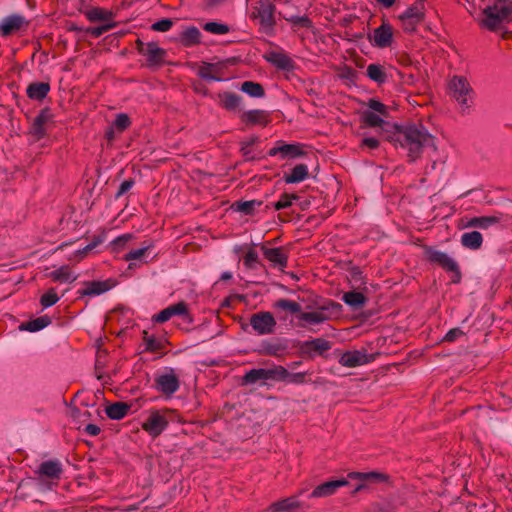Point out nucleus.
Returning <instances> with one entry per match:
<instances>
[{"label":"nucleus","mask_w":512,"mask_h":512,"mask_svg":"<svg viewBox=\"0 0 512 512\" xmlns=\"http://www.w3.org/2000/svg\"><path fill=\"white\" fill-rule=\"evenodd\" d=\"M298 507H300V502L297 496H292L272 503L268 510L270 512H289Z\"/></svg>","instance_id":"obj_28"},{"label":"nucleus","mask_w":512,"mask_h":512,"mask_svg":"<svg viewBox=\"0 0 512 512\" xmlns=\"http://www.w3.org/2000/svg\"><path fill=\"white\" fill-rule=\"evenodd\" d=\"M131 405L124 402H116L106 407V415L113 420L123 419L129 412Z\"/></svg>","instance_id":"obj_31"},{"label":"nucleus","mask_w":512,"mask_h":512,"mask_svg":"<svg viewBox=\"0 0 512 512\" xmlns=\"http://www.w3.org/2000/svg\"><path fill=\"white\" fill-rule=\"evenodd\" d=\"M60 297L57 295L55 288H50L46 293H44L40 298V304L44 308H48L53 306L59 301Z\"/></svg>","instance_id":"obj_48"},{"label":"nucleus","mask_w":512,"mask_h":512,"mask_svg":"<svg viewBox=\"0 0 512 512\" xmlns=\"http://www.w3.org/2000/svg\"><path fill=\"white\" fill-rule=\"evenodd\" d=\"M115 130L116 128L111 125L105 132V136L109 141H112L115 137Z\"/></svg>","instance_id":"obj_64"},{"label":"nucleus","mask_w":512,"mask_h":512,"mask_svg":"<svg viewBox=\"0 0 512 512\" xmlns=\"http://www.w3.org/2000/svg\"><path fill=\"white\" fill-rule=\"evenodd\" d=\"M490 4L502 7L505 11H512V0H488Z\"/></svg>","instance_id":"obj_61"},{"label":"nucleus","mask_w":512,"mask_h":512,"mask_svg":"<svg viewBox=\"0 0 512 512\" xmlns=\"http://www.w3.org/2000/svg\"><path fill=\"white\" fill-rule=\"evenodd\" d=\"M63 470L62 465L57 460H49L42 462L37 470L38 487L40 490H51L57 485Z\"/></svg>","instance_id":"obj_2"},{"label":"nucleus","mask_w":512,"mask_h":512,"mask_svg":"<svg viewBox=\"0 0 512 512\" xmlns=\"http://www.w3.org/2000/svg\"><path fill=\"white\" fill-rule=\"evenodd\" d=\"M279 372H282V370H279L278 366H275L270 369H251L244 375L243 381L246 384H255L258 382H265L268 380L277 381V378L281 377V374Z\"/></svg>","instance_id":"obj_13"},{"label":"nucleus","mask_w":512,"mask_h":512,"mask_svg":"<svg viewBox=\"0 0 512 512\" xmlns=\"http://www.w3.org/2000/svg\"><path fill=\"white\" fill-rule=\"evenodd\" d=\"M203 29L215 35H224L230 31L228 25L218 22H208L203 26Z\"/></svg>","instance_id":"obj_46"},{"label":"nucleus","mask_w":512,"mask_h":512,"mask_svg":"<svg viewBox=\"0 0 512 512\" xmlns=\"http://www.w3.org/2000/svg\"><path fill=\"white\" fill-rule=\"evenodd\" d=\"M348 476L352 479H357V480H360L363 482L385 480V476L383 474H379L376 472H369V473L352 472V473H349Z\"/></svg>","instance_id":"obj_43"},{"label":"nucleus","mask_w":512,"mask_h":512,"mask_svg":"<svg viewBox=\"0 0 512 512\" xmlns=\"http://www.w3.org/2000/svg\"><path fill=\"white\" fill-rule=\"evenodd\" d=\"M69 415L76 424L84 423L91 416L87 409L81 410L76 407L70 409Z\"/></svg>","instance_id":"obj_49"},{"label":"nucleus","mask_w":512,"mask_h":512,"mask_svg":"<svg viewBox=\"0 0 512 512\" xmlns=\"http://www.w3.org/2000/svg\"><path fill=\"white\" fill-rule=\"evenodd\" d=\"M362 121L368 127H379L384 129L385 126L396 129V126L391 125L383 119V116L370 111H364L362 114Z\"/></svg>","instance_id":"obj_32"},{"label":"nucleus","mask_w":512,"mask_h":512,"mask_svg":"<svg viewBox=\"0 0 512 512\" xmlns=\"http://www.w3.org/2000/svg\"><path fill=\"white\" fill-rule=\"evenodd\" d=\"M391 141L396 147H401L407 152L410 161L420 158L423 149L434 146V138L423 127L411 125L403 129L396 127Z\"/></svg>","instance_id":"obj_1"},{"label":"nucleus","mask_w":512,"mask_h":512,"mask_svg":"<svg viewBox=\"0 0 512 512\" xmlns=\"http://www.w3.org/2000/svg\"><path fill=\"white\" fill-rule=\"evenodd\" d=\"M144 344L145 350L149 352H157L163 348V342L160 339L155 338L154 336L148 335L147 332H144Z\"/></svg>","instance_id":"obj_45"},{"label":"nucleus","mask_w":512,"mask_h":512,"mask_svg":"<svg viewBox=\"0 0 512 512\" xmlns=\"http://www.w3.org/2000/svg\"><path fill=\"white\" fill-rule=\"evenodd\" d=\"M449 90L463 111L470 107L472 89L464 77L454 76L449 82Z\"/></svg>","instance_id":"obj_4"},{"label":"nucleus","mask_w":512,"mask_h":512,"mask_svg":"<svg viewBox=\"0 0 512 512\" xmlns=\"http://www.w3.org/2000/svg\"><path fill=\"white\" fill-rule=\"evenodd\" d=\"M263 58L280 70L289 71L294 67L293 60L282 50H269L265 52Z\"/></svg>","instance_id":"obj_17"},{"label":"nucleus","mask_w":512,"mask_h":512,"mask_svg":"<svg viewBox=\"0 0 512 512\" xmlns=\"http://www.w3.org/2000/svg\"><path fill=\"white\" fill-rule=\"evenodd\" d=\"M280 154L284 159L286 157H297L301 154L299 146L293 144H284L278 147H273L269 150V156H276Z\"/></svg>","instance_id":"obj_35"},{"label":"nucleus","mask_w":512,"mask_h":512,"mask_svg":"<svg viewBox=\"0 0 512 512\" xmlns=\"http://www.w3.org/2000/svg\"><path fill=\"white\" fill-rule=\"evenodd\" d=\"M244 265L248 268H253L258 263V254L257 252L250 248L247 250L245 256H244Z\"/></svg>","instance_id":"obj_55"},{"label":"nucleus","mask_w":512,"mask_h":512,"mask_svg":"<svg viewBox=\"0 0 512 512\" xmlns=\"http://www.w3.org/2000/svg\"><path fill=\"white\" fill-rule=\"evenodd\" d=\"M155 386L159 392L170 396L179 389L180 382L174 370L169 369L165 373L156 377Z\"/></svg>","instance_id":"obj_11"},{"label":"nucleus","mask_w":512,"mask_h":512,"mask_svg":"<svg viewBox=\"0 0 512 512\" xmlns=\"http://www.w3.org/2000/svg\"><path fill=\"white\" fill-rule=\"evenodd\" d=\"M299 326L307 327L311 325H318L330 319L328 307L322 306L313 311L302 312L297 316Z\"/></svg>","instance_id":"obj_16"},{"label":"nucleus","mask_w":512,"mask_h":512,"mask_svg":"<svg viewBox=\"0 0 512 512\" xmlns=\"http://www.w3.org/2000/svg\"><path fill=\"white\" fill-rule=\"evenodd\" d=\"M218 100L221 107L231 112L239 111L242 104L241 96L232 92L219 93Z\"/></svg>","instance_id":"obj_21"},{"label":"nucleus","mask_w":512,"mask_h":512,"mask_svg":"<svg viewBox=\"0 0 512 512\" xmlns=\"http://www.w3.org/2000/svg\"><path fill=\"white\" fill-rule=\"evenodd\" d=\"M133 238V235L132 234H123L119 237H117L116 239H114L112 241V245L116 248V249H121L123 248L127 242H129L131 239Z\"/></svg>","instance_id":"obj_57"},{"label":"nucleus","mask_w":512,"mask_h":512,"mask_svg":"<svg viewBox=\"0 0 512 512\" xmlns=\"http://www.w3.org/2000/svg\"><path fill=\"white\" fill-rule=\"evenodd\" d=\"M309 169L306 164L296 165L289 174H284L283 179L287 184L300 183L308 178Z\"/></svg>","instance_id":"obj_24"},{"label":"nucleus","mask_w":512,"mask_h":512,"mask_svg":"<svg viewBox=\"0 0 512 512\" xmlns=\"http://www.w3.org/2000/svg\"><path fill=\"white\" fill-rule=\"evenodd\" d=\"M368 111L379 114L383 117L388 115V107L376 99H370L367 103Z\"/></svg>","instance_id":"obj_50"},{"label":"nucleus","mask_w":512,"mask_h":512,"mask_svg":"<svg viewBox=\"0 0 512 512\" xmlns=\"http://www.w3.org/2000/svg\"><path fill=\"white\" fill-rule=\"evenodd\" d=\"M348 485V481L345 479L332 480L327 481L323 484L318 485L310 494L312 498H322L331 496L336 493V491L344 486Z\"/></svg>","instance_id":"obj_19"},{"label":"nucleus","mask_w":512,"mask_h":512,"mask_svg":"<svg viewBox=\"0 0 512 512\" xmlns=\"http://www.w3.org/2000/svg\"><path fill=\"white\" fill-rule=\"evenodd\" d=\"M48 276L52 281L59 283H71L77 279V275H75L67 265H63L60 268L51 271Z\"/></svg>","instance_id":"obj_26"},{"label":"nucleus","mask_w":512,"mask_h":512,"mask_svg":"<svg viewBox=\"0 0 512 512\" xmlns=\"http://www.w3.org/2000/svg\"><path fill=\"white\" fill-rule=\"evenodd\" d=\"M98 245V242L97 241H93L92 243L86 245L85 247H83L82 249H79L75 252H73L67 259L69 261H74V262H80L82 259H84L87 254L92 251L96 246Z\"/></svg>","instance_id":"obj_47"},{"label":"nucleus","mask_w":512,"mask_h":512,"mask_svg":"<svg viewBox=\"0 0 512 512\" xmlns=\"http://www.w3.org/2000/svg\"><path fill=\"white\" fill-rule=\"evenodd\" d=\"M50 115L46 111H42L34 120L32 127H31V133L37 138H42L45 133V124L49 121Z\"/></svg>","instance_id":"obj_38"},{"label":"nucleus","mask_w":512,"mask_h":512,"mask_svg":"<svg viewBox=\"0 0 512 512\" xmlns=\"http://www.w3.org/2000/svg\"><path fill=\"white\" fill-rule=\"evenodd\" d=\"M262 251L264 257L274 266L277 268H280L283 270L287 267L288 264V256L284 252L283 248L281 247H275V248H268L265 246H262Z\"/></svg>","instance_id":"obj_18"},{"label":"nucleus","mask_w":512,"mask_h":512,"mask_svg":"<svg viewBox=\"0 0 512 512\" xmlns=\"http://www.w3.org/2000/svg\"><path fill=\"white\" fill-rule=\"evenodd\" d=\"M342 300L345 304L353 309H360L366 303V297L363 293L357 291H349L343 294Z\"/></svg>","instance_id":"obj_37"},{"label":"nucleus","mask_w":512,"mask_h":512,"mask_svg":"<svg viewBox=\"0 0 512 512\" xmlns=\"http://www.w3.org/2000/svg\"><path fill=\"white\" fill-rule=\"evenodd\" d=\"M462 335H463V331L460 328H453V329H450L446 333L443 340L447 341V342H453V341L457 340Z\"/></svg>","instance_id":"obj_58"},{"label":"nucleus","mask_w":512,"mask_h":512,"mask_svg":"<svg viewBox=\"0 0 512 512\" xmlns=\"http://www.w3.org/2000/svg\"><path fill=\"white\" fill-rule=\"evenodd\" d=\"M85 432L90 436H97L100 433V428L95 424H87Z\"/></svg>","instance_id":"obj_63"},{"label":"nucleus","mask_w":512,"mask_h":512,"mask_svg":"<svg viewBox=\"0 0 512 512\" xmlns=\"http://www.w3.org/2000/svg\"><path fill=\"white\" fill-rule=\"evenodd\" d=\"M298 197L295 194H283L280 199L274 204L275 210H282L290 207L292 205L293 200H296Z\"/></svg>","instance_id":"obj_52"},{"label":"nucleus","mask_w":512,"mask_h":512,"mask_svg":"<svg viewBox=\"0 0 512 512\" xmlns=\"http://www.w3.org/2000/svg\"><path fill=\"white\" fill-rule=\"evenodd\" d=\"M512 16V11H505L502 7L488 4L479 19V25L489 31H495L501 27L504 21Z\"/></svg>","instance_id":"obj_3"},{"label":"nucleus","mask_w":512,"mask_h":512,"mask_svg":"<svg viewBox=\"0 0 512 512\" xmlns=\"http://www.w3.org/2000/svg\"><path fill=\"white\" fill-rule=\"evenodd\" d=\"M240 90L250 97L261 98L265 95L264 88L261 84L253 81H245L242 83Z\"/></svg>","instance_id":"obj_42"},{"label":"nucleus","mask_w":512,"mask_h":512,"mask_svg":"<svg viewBox=\"0 0 512 512\" xmlns=\"http://www.w3.org/2000/svg\"><path fill=\"white\" fill-rule=\"evenodd\" d=\"M168 419L164 412L151 409L147 419L142 423V429L151 437H158L168 426Z\"/></svg>","instance_id":"obj_6"},{"label":"nucleus","mask_w":512,"mask_h":512,"mask_svg":"<svg viewBox=\"0 0 512 512\" xmlns=\"http://www.w3.org/2000/svg\"><path fill=\"white\" fill-rule=\"evenodd\" d=\"M374 360L372 354L366 351L351 350L343 353L339 358V363L344 367L354 368L368 364Z\"/></svg>","instance_id":"obj_15"},{"label":"nucleus","mask_w":512,"mask_h":512,"mask_svg":"<svg viewBox=\"0 0 512 512\" xmlns=\"http://www.w3.org/2000/svg\"><path fill=\"white\" fill-rule=\"evenodd\" d=\"M179 40L186 47L194 46L200 43L201 32L197 27L189 26L181 32Z\"/></svg>","instance_id":"obj_25"},{"label":"nucleus","mask_w":512,"mask_h":512,"mask_svg":"<svg viewBox=\"0 0 512 512\" xmlns=\"http://www.w3.org/2000/svg\"><path fill=\"white\" fill-rule=\"evenodd\" d=\"M500 221L499 217L496 216H481L470 218L465 227L467 228H480L488 229L489 227L498 224Z\"/></svg>","instance_id":"obj_33"},{"label":"nucleus","mask_w":512,"mask_h":512,"mask_svg":"<svg viewBox=\"0 0 512 512\" xmlns=\"http://www.w3.org/2000/svg\"><path fill=\"white\" fill-rule=\"evenodd\" d=\"M115 26H116V24L114 22H107L101 26L91 27L88 29L87 32L91 36L97 38V37H100L102 34L108 32L109 30L113 29Z\"/></svg>","instance_id":"obj_53"},{"label":"nucleus","mask_w":512,"mask_h":512,"mask_svg":"<svg viewBox=\"0 0 512 512\" xmlns=\"http://www.w3.org/2000/svg\"><path fill=\"white\" fill-rule=\"evenodd\" d=\"M153 248V245L151 243L138 248L133 249L124 256V260L127 262H130L129 268H132L133 266L137 265V262L144 263V258L147 255V253Z\"/></svg>","instance_id":"obj_27"},{"label":"nucleus","mask_w":512,"mask_h":512,"mask_svg":"<svg viewBox=\"0 0 512 512\" xmlns=\"http://www.w3.org/2000/svg\"><path fill=\"white\" fill-rule=\"evenodd\" d=\"M398 18L405 32H414L417 27L424 21V3H415L414 5L408 7L402 14L398 16Z\"/></svg>","instance_id":"obj_5"},{"label":"nucleus","mask_w":512,"mask_h":512,"mask_svg":"<svg viewBox=\"0 0 512 512\" xmlns=\"http://www.w3.org/2000/svg\"><path fill=\"white\" fill-rule=\"evenodd\" d=\"M361 146L374 150L379 147V140L375 137H364L361 141Z\"/></svg>","instance_id":"obj_59"},{"label":"nucleus","mask_w":512,"mask_h":512,"mask_svg":"<svg viewBox=\"0 0 512 512\" xmlns=\"http://www.w3.org/2000/svg\"><path fill=\"white\" fill-rule=\"evenodd\" d=\"M261 202H257L255 200L252 201H244V202H238L236 204L237 211L243 212L245 214H251L256 206H260Z\"/></svg>","instance_id":"obj_54"},{"label":"nucleus","mask_w":512,"mask_h":512,"mask_svg":"<svg viewBox=\"0 0 512 512\" xmlns=\"http://www.w3.org/2000/svg\"><path fill=\"white\" fill-rule=\"evenodd\" d=\"M312 346L314 349L319 351H327L330 349V344L327 340L318 338L312 341Z\"/></svg>","instance_id":"obj_60"},{"label":"nucleus","mask_w":512,"mask_h":512,"mask_svg":"<svg viewBox=\"0 0 512 512\" xmlns=\"http://www.w3.org/2000/svg\"><path fill=\"white\" fill-rule=\"evenodd\" d=\"M138 52L143 55L149 66H159L164 63L166 51L154 42L143 43L137 41Z\"/></svg>","instance_id":"obj_8"},{"label":"nucleus","mask_w":512,"mask_h":512,"mask_svg":"<svg viewBox=\"0 0 512 512\" xmlns=\"http://www.w3.org/2000/svg\"><path fill=\"white\" fill-rule=\"evenodd\" d=\"M428 259L431 262L437 263L446 271L458 272L457 262L445 252H441L438 250H430L428 251Z\"/></svg>","instance_id":"obj_20"},{"label":"nucleus","mask_w":512,"mask_h":512,"mask_svg":"<svg viewBox=\"0 0 512 512\" xmlns=\"http://www.w3.org/2000/svg\"><path fill=\"white\" fill-rule=\"evenodd\" d=\"M109 289L105 282L92 281L85 284V287L79 291L83 296H97Z\"/></svg>","instance_id":"obj_39"},{"label":"nucleus","mask_w":512,"mask_h":512,"mask_svg":"<svg viewBox=\"0 0 512 512\" xmlns=\"http://www.w3.org/2000/svg\"><path fill=\"white\" fill-rule=\"evenodd\" d=\"M250 325L258 335H267L274 332L276 321L270 312H258L251 316Z\"/></svg>","instance_id":"obj_9"},{"label":"nucleus","mask_w":512,"mask_h":512,"mask_svg":"<svg viewBox=\"0 0 512 512\" xmlns=\"http://www.w3.org/2000/svg\"><path fill=\"white\" fill-rule=\"evenodd\" d=\"M173 22L170 19H162L152 24L151 28L158 32H167L171 29Z\"/></svg>","instance_id":"obj_56"},{"label":"nucleus","mask_w":512,"mask_h":512,"mask_svg":"<svg viewBox=\"0 0 512 512\" xmlns=\"http://www.w3.org/2000/svg\"><path fill=\"white\" fill-rule=\"evenodd\" d=\"M84 15L90 22L105 23L111 22L114 17V13L111 10L100 7H92L91 9L84 11Z\"/></svg>","instance_id":"obj_22"},{"label":"nucleus","mask_w":512,"mask_h":512,"mask_svg":"<svg viewBox=\"0 0 512 512\" xmlns=\"http://www.w3.org/2000/svg\"><path fill=\"white\" fill-rule=\"evenodd\" d=\"M50 91V85L44 82L31 83L26 90L27 96L33 100H43Z\"/></svg>","instance_id":"obj_29"},{"label":"nucleus","mask_w":512,"mask_h":512,"mask_svg":"<svg viewBox=\"0 0 512 512\" xmlns=\"http://www.w3.org/2000/svg\"><path fill=\"white\" fill-rule=\"evenodd\" d=\"M28 26L29 20H27L23 15H8L0 21V35L2 37H7L27 30Z\"/></svg>","instance_id":"obj_7"},{"label":"nucleus","mask_w":512,"mask_h":512,"mask_svg":"<svg viewBox=\"0 0 512 512\" xmlns=\"http://www.w3.org/2000/svg\"><path fill=\"white\" fill-rule=\"evenodd\" d=\"M131 122L127 114L120 113L116 115V118L113 122V126L116 128L118 133H122L130 126Z\"/></svg>","instance_id":"obj_51"},{"label":"nucleus","mask_w":512,"mask_h":512,"mask_svg":"<svg viewBox=\"0 0 512 512\" xmlns=\"http://www.w3.org/2000/svg\"><path fill=\"white\" fill-rule=\"evenodd\" d=\"M241 120L246 124L264 125L267 123V114L263 110H249L241 115Z\"/></svg>","instance_id":"obj_34"},{"label":"nucleus","mask_w":512,"mask_h":512,"mask_svg":"<svg viewBox=\"0 0 512 512\" xmlns=\"http://www.w3.org/2000/svg\"><path fill=\"white\" fill-rule=\"evenodd\" d=\"M460 242L465 248L477 250L482 246L483 237L478 231L466 232L461 235Z\"/></svg>","instance_id":"obj_30"},{"label":"nucleus","mask_w":512,"mask_h":512,"mask_svg":"<svg viewBox=\"0 0 512 512\" xmlns=\"http://www.w3.org/2000/svg\"><path fill=\"white\" fill-rule=\"evenodd\" d=\"M51 323V319L48 316H41L26 323L20 325L21 330L29 332H37L47 327Z\"/></svg>","instance_id":"obj_40"},{"label":"nucleus","mask_w":512,"mask_h":512,"mask_svg":"<svg viewBox=\"0 0 512 512\" xmlns=\"http://www.w3.org/2000/svg\"><path fill=\"white\" fill-rule=\"evenodd\" d=\"M274 307L290 311L291 313H301V306L299 303L288 300V299H279L275 302Z\"/></svg>","instance_id":"obj_44"},{"label":"nucleus","mask_w":512,"mask_h":512,"mask_svg":"<svg viewBox=\"0 0 512 512\" xmlns=\"http://www.w3.org/2000/svg\"><path fill=\"white\" fill-rule=\"evenodd\" d=\"M393 36V27L389 23L383 22L379 27L374 29L370 36V42L374 47L387 48L392 45Z\"/></svg>","instance_id":"obj_12"},{"label":"nucleus","mask_w":512,"mask_h":512,"mask_svg":"<svg viewBox=\"0 0 512 512\" xmlns=\"http://www.w3.org/2000/svg\"><path fill=\"white\" fill-rule=\"evenodd\" d=\"M173 316H182L184 320L188 322L192 321L188 313L187 304L184 302H179L163 309L158 314L153 316V321L157 323H164L170 320Z\"/></svg>","instance_id":"obj_14"},{"label":"nucleus","mask_w":512,"mask_h":512,"mask_svg":"<svg viewBox=\"0 0 512 512\" xmlns=\"http://www.w3.org/2000/svg\"><path fill=\"white\" fill-rule=\"evenodd\" d=\"M278 369L282 370V372H279L281 377L277 378V381H284L291 384H302L305 382L306 373L304 372L290 373L283 366H278Z\"/></svg>","instance_id":"obj_41"},{"label":"nucleus","mask_w":512,"mask_h":512,"mask_svg":"<svg viewBox=\"0 0 512 512\" xmlns=\"http://www.w3.org/2000/svg\"><path fill=\"white\" fill-rule=\"evenodd\" d=\"M220 65L212 63H202L197 71L199 77L209 81H221L222 78L219 76Z\"/></svg>","instance_id":"obj_23"},{"label":"nucleus","mask_w":512,"mask_h":512,"mask_svg":"<svg viewBox=\"0 0 512 512\" xmlns=\"http://www.w3.org/2000/svg\"><path fill=\"white\" fill-rule=\"evenodd\" d=\"M133 184H134V182L132 180L123 181L118 189L116 196L120 197V196L124 195L126 192H128L132 188Z\"/></svg>","instance_id":"obj_62"},{"label":"nucleus","mask_w":512,"mask_h":512,"mask_svg":"<svg viewBox=\"0 0 512 512\" xmlns=\"http://www.w3.org/2000/svg\"><path fill=\"white\" fill-rule=\"evenodd\" d=\"M366 74L372 81L378 84L387 81V73L383 65L376 63L369 64L366 69Z\"/></svg>","instance_id":"obj_36"},{"label":"nucleus","mask_w":512,"mask_h":512,"mask_svg":"<svg viewBox=\"0 0 512 512\" xmlns=\"http://www.w3.org/2000/svg\"><path fill=\"white\" fill-rule=\"evenodd\" d=\"M275 6L271 0H259L253 8L252 15L263 27H272L274 25Z\"/></svg>","instance_id":"obj_10"}]
</instances>
